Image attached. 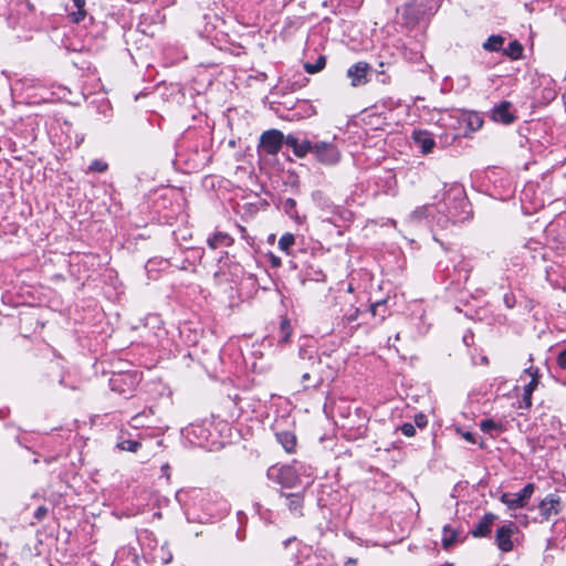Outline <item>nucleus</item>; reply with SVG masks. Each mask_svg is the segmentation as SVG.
Returning <instances> with one entry per match:
<instances>
[{
  "label": "nucleus",
  "instance_id": "obj_1",
  "mask_svg": "<svg viewBox=\"0 0 566 566\" xmlns=\"http://www.w3.org/2000/svg\"><path fill=\"white\" fill-rule=\"evenodd\" d=\"M266 476L286 489L300 484L298 470L293 465H273L268 470Z\"/></svg>",
  "mask_w": 566,
  "mask_h": 566
},
{
  "label": "nucleus",
  "instance_id": "obj_2",
  "mask_svg": "<svg viewBox=\"0 0 566 566\" xmlns=\"http://www.w3.org/2000/svg\"><path fill=\"white\" fill-rule=\"evenodd\" d=\"M317 161L325 166H334L340 161L342 153L338 147L331 142L314 143V154Z\"/></svg>",
  "mask_w": 566,
  "mask_h": 566
},
{
  "label": "nucleus",
  "instance_id": "obj_3",
  "mask_svg": "<svg viewBox=\"0 0 566 566\" xmlns=\"http://www.w3.org/2000/svg\"><path fill=\"white\" fill-rule=\"evenodd\" d=\"M535 485L533 483H527L520 492L511 493L505 492L502 493L500 500L503 504L507 506L509 510H517L525 507L534 494Z\"/></svg>",
  "mask_w": 566,
  "mask_h": 566
},
{
  "label": "nucleus",
  "instance_id": "obj_4",
  "mask_svg": "<svg viewBox=\"0 0 566 566\" xmlns=\"http://www.w3.org/2000/svg\"><path fill=\"white\" fill-rule=\"evenodd\" d=\"M434 7L432 1L418 2L413 1L407 3L402 10V18L408 25H415L418 23L428 12H430Z\"/></svg>",
  "mask_w": 566,
  "mask_h": 566
},
{
  "label": "nucleus",
  "instance_id": "obj_5",
  "mask_svg": "<svg viewBox=\"0 0 566 566\" xmlns=\"http://www.w3.org/2000/svg\"><path fill=\"white\" fill-rule=\"evenodd\" d=\"M538 511L542 522L549 521L553 516L560 513L563 505L560 497L555 494H548L538 503Z\"/></svg>",
  "mask_w": 566,
  "mask_h": 566
},
{
  "label": "nucleus",
  "instance_id": "obj_6",
  "mask_svg": "<svg viewBox=\"0 0 566 566\" xmlns=\"http://www.w3.org/2000/svg\"><path fill=\"white\" fill-rule=\"evenodd\" d=\"M283 138V134L280 130L271 129L264 132L260 139V147L266 154L275 155L282 147Z\"/></svg>",
  "mask_w": 566,
  "mask_h": 566
},
{
  "label": "nucleus",
  "instance_id": "obj_7",
  "mask_svg": "<svg viewBox=\"0 0 566 566\" xmlns=\"http://www.w3.org/2000/svg\"><path fill=\"white\" fill-rule=\"evenodd\" d=\"M526 377H528L530 380L524 385L523 402L526 408H530L532 406V394L538 386V368L533 366L526 368L521 379L525 380Z\"/></svg>",
  "mask_w": 566,
  "mask_h": 566
},
{
  "label": "nucleus",
  "instance_id": "obj_8",
  "mask_svg": "<svg viewBox=\"0 0 566 566\" xmlns=\"http://www.w3.org/2000/svg\"><path fill=\"white\" fill-rule=\"evenodd\" d=\"M517 531V527L514 523L510 522L509 524L502 525L496 531L495 542L497 547L502 552H511L513 549L512 535Z\"/></svg>",
  "mask_w": 566,
  "mask_h": 566
},
{
  "label": "nucleus",
  "instance_id": "obj_9",
  "mask_svg": "<svg viewBox=\"0 0 566 566\" xmlns=\"http://www.w3.org/2000/svg\"><path fill=\"white\" fill-rule=\"evenodd\" d=\"M369 64L366 62H357L347 70V77L350 80L353 87H358L367 83V74Z\"/></svg>",
  "mask_w": 566,
  "mask_h": 566
},
{
  "label": "nucleus",
  "instance_id": "obj_10",
  "mask_svg": "<svg viewBox=\"0 0 566 566\" xmlns=\"http://www.w3.org/2000/svg\"><path fill=\"white\" fill-rule=\"evenodd\" d=\"M281 496L286 501V507L295 517L303 516L304 495L303 492L285 493L281 492Z\"/></svg>",
  "mask_w": 566,
  "mask_h": 566
},
{
  "label": "nucleus",
  "instance_id": "obj_11",
  "mask_svg": "<svg viewBox=\"0 0 566 566\" xmlns=\"http://www.w3.org/2000/svg\"><path fill=\"white\" fill-rule=\"evenodd\" d=\"M308 358L312 360L311 370L303 374L302 380L306 381L313 378L314 382L312 386L317 387L324 381L323 371L321 369L322 361L319 357H314L312 355Z\"/></svg>",
  "mask_w": 566,
  "mask_h": 566
},
{
  "label": "nucleus",
  "instance_id": "obj_12",
  "mask_svg": "<svg viewBox=\"0 0 566 566\" xmlns=\"http://www.w3.org/2000/svg\"><path fill=\"white\" fill-rule=\"evenodd\" d=\"M511 103L502 102L500 105L495 106L492 111V118L495 122L502 124H511L514 120L513 114L510 112Z\"/></svg>",
  "mask_w": 566,
  "mask_h": 566
},
{
  "label": "nucleus",
  "instance_id": "obj_13",
  "mask_svg": "<svg viewBox=\"0 0 566 566\" xmlns=\"http://www.w3.org/2000/svg\"><path fill=\"white\" fill-rule=\"evenodd\" d=\"M412 137L423 154H429L432 151L436 143L430 133L426 130H418L413 133Z\"/></svg>",
  "mask_w": 566,
  "mask_h": 566
},
{
  "label": "nucleus",
  "instance_id": "obj_14",
  "mask_svg": "<svg viewBox=\"0 0 566 566\" xmlns=\"http://www.w3.org/2000/svg\"><path fill=\"white\" fill-rule=\"evenodd\" d=\"M496 516L492 513H488L483 516V518L474 526L472 530V535L474 537H484L491 533L493 522Z\"/></svg>",
  "mask_w": 566,
  "mask_h": 566
},
{
  "label": "nucleus",
  "instance_id": "obj_15",
  "mask_svg": "<svg viewBox=\"0 0 566 566\" xmlns=\"http://www.w3.org/2000/svg\"><path fill=\"white\" fill-rule=\"evenodd\" d=\"M277 442L283 447V449L292 453L296 447V437L294 433L290 431H283L276 434Z\"/></svg>",
  "mask_w": 566,
  "mask_h": 566
},
{
  "label": "nucleus",
  "instance_id": "obj_16",
  "mask_svg": "<svg viewBox=\"0 0 566 566\" xmlns=\"http://www.w3.org/2000/svg\"><path fill=\"white\" fill-rule=\"evenodd\" d=\"M208 245L211 249H218L220 247H229L232 243V238L223 232H218L208 239Z\"/></svg>",
  "mask_w": 566,
  "mask_h": 566
},
{
  "label": "nucleus",
  "instance_id": "obj_17",
  "mask_svg": "<svg viewBox=\"0 0 566 566\" xmlns=\"http://www.w3.org/2000/svg\"><path fill=\"white\" fill-rule=\"evenodd\" d=\"M431 206L424 205L416 208L408 217V222L411 224L420 223L422 220L430 216Z\"/></svg>",
  "mask_w": 566,
  "mask_h": 566
},
{
  "label": "nucleus",
  "instance_id": "obj_18",
  "mask_svg": "<svg viewBox=\"0 0 566 566\" xmlns=\"http://www.w3.org/2000/svg\"><path fill=\"white\" fill-rule=\"evenodd\" d=\"M504 44V38L501 35H491L484 43L483 49L490 52H497Z\"/></svg>",
  "mask_w": 566,
  "mask_h": 566
},
{
  "label": "nucleus",
  "instance_id": "obj_19",
  "mask_svg": "<svg viewBox=\"0 0 566 566\" xmlns=\"http://www.w3.org/2000/svg\"><path fill=\"white\" fill-rule=\"evenodd\" d=\"M458 532L446 525L442 531V545L446 549L451 547L457 541Z\"/></svg>",
  "mask_w": 566,
  "mask_h": 566
},
{
  "label": "nucleus",
  "instance_id": "obj_20",
  "mask_svg": "<svg viewBox=\"0 0 566 566\" xmlns=\"http://www.w3.org/2000/svg\"><path fill=\"white\" fill-rule=\"evenodd\" d=\"M72 1H73L74 6L77 8V11L70 13V18L73 22L78 23L86 15V11L84 9L85 0H72Z\"/></svg>",
  "mask_w": 566,
  "mask_h": 566
},
{
  "label": "nucleus",
  "instance_id": "obj_21",
  "mask_svg": "<svg viewBox=\"0 0 566 566\" xmlns=\"http://www.w3.org/2000/svg\"><path fill=\"white\" fill-rule=\"evenodd\" d=\"M308 153L314 154V143L310 140H303L294 149V154L300 158L305 157Z\"/></svg>",
  "mask_w": 566,
  "mask_h": 566
},
{
  "label": "nucleus",
  "instance_id": "obj_22",
  "mask_svg": "<svg viewBox=\"0 0 566 566\" xmlns=\"http://www.w3.org/2000/svg\"><path fill=\"white\" fill-rule=\"evenodd\" d=\"M522 52L523 46L517 41H512L509 46L504 49V54L514 60L518 59Z\"/></svg>",
  "mask_w": 566,
  "mask_h": 566
},
{
  "label": "nucleus",
  "instance_id": "obj_23",
  "mask_svg": "<svg viewBox=\"0 0 566 566\" xmlns=\"http://www.w3.org/2000/svg\"><path fill=\"white\" fill-rule=\"evenodd\" d=\"M325 64H326V59H325V56L322 55L317 59V61L314 64L306 63L304 65V67L307 73L314 74V73L322 71L325 67Z\"/></svg>",
  "mask_w": 566,
  "mask_h": 566
},
{
  "label": "nucleus",
  "instance_id": "obj_24",
  "mask_svg": "<svg viewBox=\"0 0 566 566\" xmlns=\"http://www.w3.org/2000/svg\"><path fill=\"white\" fill-rule=\"evenodd\" d=\"M295 238L292 233L283 234L279 240V248L289 253L290 248L294 244Z\"/></svg>",
  "mask_w": 566,
  "mask_h": 566
},
{
  "label": "nucleus",
  "instance_id": "obj_25",
  "mask_svg": "<svg viewBox=\"0 0 566 566\" xmlns=\"http://www.w3.org/2000/svg\"><path fill=\"white\" fill-rule=\"evenodd\" d=\"M107 168H108L107 163L99 160V159H95L88 166V171L90 172H104L107 170Z\"/></svg>",
  "mask_w": 566,
  "mask_h": 566
},
{
  "label": "nucleus",
  "instance_id": "obj_26",
  "mask_svg": "<svg viewBox=\"0 0 566 566\" xmlns=\"http://www.w3.org/2000/svg\"><path fill=\"white\" fill-rule=\"evenodd\" d=\"M140 446H142L140 442L135 441V440H124L118 444V447L122 450H126L129 452H136L140 448Z\"/></svg>",
  "mask_w": 566,
  "mask_h": 566
},
{
  "label": "nucleus",
  "instance_id": "obj_27",
  "mask_svg": "<svg viewBox=\"0 0 566 566\" xmlns=\"http://www.w3.org/2000/svg\"><path fill=\"white\" fill-rule=\"evenodd\" d=\"M480 428L483 432L490 433L493 430L497 429L499 426L491 419H485L480 422Z\"/></svg>",
  "mask_w": 566,
  "mask_h": 566
},
{
  "label": "nucleus",
  "instance_id": "obj_28",
  "mask_svg": "<svg viewBox=\"0 0 566 566\" xmlns=\"http://www.w3.org/2000/svg\"><path fill=\"white\" fill-rule=\"evenodd\" d=\"M482 119L479 115L476 114H473V115H470L469 116V126L473 129V130H476L479 128L482 127Z\"/></svg>",
  "mask_w": 566,
  "mask_h": 566
},
{
  "label": "nucleus",
  "instance_id": "obj_29",
  "mask_svg": "<svg viewBox=\"0 0 566 566\" xmlns=\"http://www.w3.org/2000/svg\"><path fill=\"white\" fill-rule=\"evenodd\" d=\"M400 430L402 432L403 436L406 437H413L416 434V428L412 423H403L401 427H400Z\"/></svg>",
  "mask_w": 566,
  "mask_h": 566
},
{
  "label": "nucleus",
  "instance_id": "obj_30",
  "mask_svg": "<svg viewBox=\"0 0 566 566\" xmlns=\"http://www.w3.org/2000/svg\"><path fill=\"white\" fill-rule=\"evenodd\" d=\"M428 423V419H427V416L423 415V413H417L415 416V424L418 427V428H424Z\"/></svg>",
  "mask_w": 566,
  "mask_h": 566
},
{
  "label": "nucleus",
  "instance_id": "obj_31",
  "mask_svg": "<svg viewBox=\"0 0 566 566\" xmlns=\"http://www.w3.org/2000/svg\"><path fill=\"white\" fill-rule=\"evenodd\" d=\"M358 314H359V310L353 308L347 314H345L344 317L347 322H354L358 317Z\"/></svg>",
  "mask_w": 566,
  "mask_h": 566
},
{
  "label": "nucleus",
  "instance_id": "obj_32",
  "mask_svg": "<svg viewBox=\"0 0 566 566\" xmlns=\"http://www.w3.org/2000/svg\"><path fill=\"white\" fill-rule=\"evenodd\" d=\"M286 145L293 148V150L296 148V146L300 144L297 138L293 135H289L285 139Z\"/></svg>",
  "mask_w": 566,
  "mask_h": 566
},
{
  "label": "nucleus",
  "instance_id": "obj_33",
  "mask_svg": "<svg viewBox=\"0 0 566 566\" xmlns=\"http://www.w3.org/2000/svg\"><path fill=\"white\" fill-rule=\"evenodd\" d=\"M458 432L462 436L463 439H465L467 441L471 442V443H475V438H474V434L467 431V432H461L460 430H458Z\"/></svg>",
  "mask_w": 566,
  "mask_h": 566
},
{
  "label": "nucleus",
  "instance_id": "obj_34",
  "mask_svg": "<svg viewBox=\"0 0 566 566\" xmlns=\"http://www.w3.org/2000/svg\"><path fill=\"white\" fill-rule=\"evenodd\" d=\"M558 364L563 369L566 370V349L559 354Z\"/></svg>",
  "mask_w": 566,
  "mask_h": 566
},
{
  "label": "nucleus",
  "instance_id": "obj_35",
  "mask_svg": "<svg viewBox=\"0 0 566 566\" xmlns=\"http://www.w3.org/2000/svg\"><path fill=\"white\" fill-rule=\"evenodd\" d=\"M46 513H48V509H45V507H43V506H40V507L35 511L34 515H35V517H36L38 520H42V518L46 515Z\"/></svg>",
  "mask_w": 566,
  "mask_h": 566
},
{
  "label": "nucleus",
  "instance_id": "obj_36",
  "mask_svg": "<svg viewBox=\"0 0 566 566\" xmlns=\"http://www.w3.org/2000/svg\"><path fill=\"white\" fill-rule=\"evenodd\" d=\"M295 205H296V203H295V200H293V199H287V200L285 201V208H294V207H295Z\"/></svg>",
  "mask_w": 566,
  "mask_h": 566
},
{
  "label": "nucleus",
  "instance_id": "obj_37",
  "mask_svg": "<svg viewBox=\"0 0 566 566\" xmlns=\"http://www.w3.org/2000/svg\"><path fill=\"white\" fill-rule=\"evenodd\" d=\"M161 471L164 472V474L167 476V479H169V465L168 464H164L161 467Z\"/></svg>",
  "mask_w": 566,
  "mask_h": 566
},
{
  "label": "nucleus",
  "instance_id": "obj_38",
  "mask_svg": "<svg viewBox=\"0 0 566 566\" xmlns=\"http://www.w3.org/2000/svg\"><path fill=\"white\" fill-rule=\"evenodd\" d=\"M355 565H356V559H354V558H348L344 564V566H355Z\"/></svg>",
  "mask_w": 566,
  "mask_h": 566
},
{
  "label": "nucleus",
  "instance_id": "obj_39",
  "mask_svg": "<svg viewBox=\"0 0 566 566\" xmlns=\"http://www.w3.org/2000/svg\"><path fill=\"white\" fill-rule=\"evenodd\" d=\"M377 306H378V304H374V305H371V312H373V314H375V311H376V307H377Z\"/></svg>",
  "mask_w": 566,
  "mask_h": 566
},
{
  "label": "nucleus",
  "instance_id": "obj_40",
  "mask_svg": "<svg viewBox=\"0 0 566 566\" xmlns=\"http://www.w3.org/2000/svg\"><path fill=\"white\" fill-rule=\"evenodd\" d=\"M171 559V555L169 554V556L165 559V562H169Z\"/></svg>",
  "mask_w": 566,
  "mask_h": 566
}]
</instances>
